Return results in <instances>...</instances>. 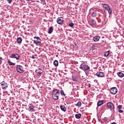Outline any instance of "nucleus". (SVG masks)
<instances>
[{
    "label": "nucleus",
    "instance_id": "nucleus-9",
    "mask_svg": "<svg viewBox=\"0 0 124 124\" xmlns=\"http://www.w3.org/2000/svg\"><path fill=\"white\" fill-rule=\"evenodd\" d=\"M107 107L110 108V109H114V104L111 102H108L107 103Z\"/></svg>",
    "mask_w": 124,
    "mask_h": 124
},
{
    "label": "nucleus",
    "instance_id": "nucleus-22",
    "mask_svg": "<svg viewBox=\"0 0 124 124\" xmlns=\"http://www.w3.org/2000/svg\"><path fill=\"white\" fill-rule=\"evenodd\" d=\"M81 115L80 113H78L75 115V117L76 119H80L81 118Z\"/></svg>",
    "mask_w": 124,
    "mask_h": 124
},
{
    "label": "nucleus",
    "instance_id": "nucleus-8",
    "mask_svg": "<svg viewBox=\"0 0 124 124\" xmlns=\"http://www.w3.org/2000/svg\"><path fill=\"white\" fill-rule=\"evenodd\" d=\"M57 23L59 25H62L63 24V18L62 17H58L57 20Z\"/></svg>",
    "mask_w": 124,
    "mask_h": 124
},
{
    "label": "nucleus",
    "instance_id": "nucleus-30",
    "mask_svg": "<svg viewBox=\"0 0 124 124\" xmlns=\"http://www.w3.org/2000/svg\"><path fill=\"white\" fill-rule=\"evenodd\" d=\"M107 11L108 12V13L109 14H112V11L111 10V9H108V10H107Z\"/></svg>",
    "mask_w": 124,
    "mask_h": 124
},
{
    "label": "nucleus",
    "instance_id": "nucleus-11",
    "mask_svg": "<svg viewBox=\"0 0 124 124\" xmlns=\"http://www.w3.org/2000/svg\"><path fill=\"white\" fill-rule=\"evenodd\" d=\"M99 39H100V37L99 36H95L93 37V40L95 42H97V41H99Z\"/></svg>",
    "mask_w": 124,
    "mask_h": 124
},
{
    "label": "nucleus",
    "instance_id": "nucleus-3",
    "mask_svg": "<svg viewBox=\"0 0 124 124\" xmlns=\"http://www.w3.org/2000/svg\"><path fill=\"white\" fill-rule=\"evenodd\" d=\"M16 70L19 73H23L24 72V68L21 65H17L16 66Z\"/></svg>",
    "mask_w": 124,
    "mask_h": 124
},
{
    "label": "nucleus",
    "instance_id": "nucleus-10",
    "mask_svg": "<svg viewBox=\"0 0 124 124\" xmlns=\"http://www.w3.org/2000/svg\"><path fill=\"white\" fill-rule=\"evenodd\" d=\"M96 75L97 76V77H104V73H103V72H98L96 74Z\"/></svg>",
    "mask_w": 124,
    "mask_h": 124
},
{
    "label": "nucleus",
    "instance_id": "nucleus-33",
    "mask_svg": "<svg viewBox=\"0 0 124 124\" xmlns=\"http://www.w3.org/2000/svg\"><path fill=\"white\" fill-rule=\"evenodd\" d=\"M8 3H11L12 2V0H7Z\"/></svg>",
    "mask_w": 124,
    "mask_h": 124
},
{
    "label": "nucleus",
    "instance_id": "nucleus-5",
    "mask_svg": "<svg viewBox=\"0 0 124 124\" xmlns=\"http://www.w3.org/2000/svg\"><path fill=\"white\" fill-rule=\"evenodd\" d=\"M110 93L111 94H116L118 93V89L116 87H112L110 89Z\"/></svg>",
    "mask_w": 124,
    "mask_h": 124
},
{
    "label": "nucleus",
    "instance_id": "nucleus-2",
    "mask_svg": "<svg viewBox=\"0 0 124 124\" xmlns=\"http://www.w3.org/2000/svg\"><path fill=\"white\" fill-rule=\"evenodd\" d=\"M79 68L83 71H87V70H90V66L85 63H82L80 64Z\"/></svg>",
    "mask_w": 124,
    "mask_h": 124
},
{
    "label": "nucleus",
    "instance_id": "nucleus-15",
    "mask_svg": "<svg viewBox=\"0 0 124 124\" xmlns=\"http://www.w3.org/2000/svg\"><path fill=\"white\" fill-rule=\"evenodd\" d=\"M53 30L54 29L53 28V27H50L48 29V33H49V34H51V33H52V32H53Z\"/></svg>",
    "mask_w": 124,
    "mask_h": 124
},
{
    "label": "nucleus",
    "instance_id": "nucleus-29",
    "mask_svg": "<svg viewBox=\"0 0 124 124\" xmlns=\"http://www.w3.org/2000/svg\"><path fill=\"white\" fill-rule=\"evenodd\" d=\"M69 27H70L71 28H73V27H74V23H70L69 24Z\"/></svg>",
    "mask_w": 124,
    "mask_h": 124
},
{
    "label": "nucleus",
    "instance_id": "nucleus-38",
    "mask_svg": "<svg viewBox=\"0 0 124 124\" xmlns=\"http://www.w3.org/2000/svg\"><path fill=\"white\" fill-rule=\"evenodd\" d=\"M26 0V1H31V0Z\"/></svg>",
    "mask_w": 124,
    "mask_h": 124
},
{
    "label": "nucleus",
    "instance_id": "nucleus-23",
    "mask_svg": "<svg viewBox=\"0 0 124 124\" xmlns=\"http://www.w3.org/2000/svg\"><path fill=\"white\" fill-rule=\"evenodd\" d=\"M53 64L55 65V66H58L59 65V62H58V61L55 60L54 62H53Z\"/></svg>",
    "mask_w": 124,
    "mask_h": 124
},
{
    "label": "nucleus",
    "instance_id": "nucleus-14",
    "mask_svg": "<svg viewBox=\"0 0 124 124\" xmlns=\"http://www.w3.org/2000/svg\"><path fill=\"white\" fill-rule=\"evenodd\" d=\"M103 7L105 8V9H106V10L109 9L110 8L109 6L106 4H103Z\"/></svg>",
    "mask_w": 124,
    "mask_h": 124
},
{
    "label": "nucleus",
    "instance_id": "nucleus-25",
    "mask_svg": "<svg viewBox=\"0 0 124 124\" xmlns=\"http://www.w3.org/2000/svg\"><path fill=\"white\" fill-rule=\"evenodd\" d=\"M110 51H107V52H106L105 53V57H108V56H109V54H110Z\"/></svg>",
    "mask_w": 124,
    "mask_h": 124
},
{
    "label": "nucleus",
    "instance_id": "nucleus-26",
    "mask_svg": "<svg viewBox=\"0 0 124 124\" xmlns=\"http://www.w3.org/2000/svg\"><path fill=\"white\" fill-rule=\"evenodd\" d=\"M36 72L37 73V76H40L42 74V72L40 71L38 72V70H36Z\"/></svg>",
    "mask_w": 124,
    "mask_h": 124
},
{
    "label": "nucleus",
    "instance_id": "nucleus-19",
    "mask_svg": "<svg viewBox=\"0 0 124 124\" xmlns=\"http://www.w3.org/2000/svg\"><path fill=\"white\" fill-rule=\"evenodd\" d=\"M72 80H73V81H75L76 82L78 81V78H77V77L75 76H72Z\"/></svg>",
    "mask_w": 124,
    "mask_h": 124
},
{
    "label": "nucleus",
    "instance_id": "nucleus-6",
    "mask_svg": "<svg viewBox=\"0 0 124 124\" xmlns=\"http://www.w3.org/2000/svg\"><path fill=\"white\" fill-rule=\"evenodd\" d=\"M34 38L36 39V40H33V42L35 44H40V43H41V39L39 37L35 36Z\"/></svg>",
    "mask_w": 124,
    "mask_h": 124
},
{
    "label": "nucleus",
    "instance_id": "nucleus-39",
    "mask_svg": "<svg viewBox=\"0 0 124 124\" xmlns=\"http://www.w3.org/2000/svg\"><path fill=\"white\" fill-rule=\"evenodd\" d=\"M2 62L1 60H0V64H1Z\"/></svg>",
    "mask_w": 124,
    "mask_h": 124
},
{
    "label": "nucleus",
    "instance_id": "nucleus-17",
    "mask_svg": "<svg viewBox=\"0 0 124 124\" xmlns=\"http://www.w3.org/2000/svg\"><path fill=\"white\" fill-rule=\"evenodd\" d=\"M75 106L77 107H81L82 106V103L81 101H78L77 104H75Z\"/></svg>",
    "mask_w": 124,
    "mask_h": 124
},
{
    "label": "nucleus",
    "instance_id": "nucleus-21",
    "mask_svg": "<svg viewBox=\"0 0 124 124\" xmlns=\"http://www.w3.org/2000/svg\"><path fill=\"white\" fill-rule=\"evenodd\" d=\"M102 104H103V101H102V100L99 101L97 103V106H98V107L101 106V105H102Z\"/></svg>",
    "mask_w": 124,
    "mask_h": 124
},
{
    "label": "nucleus",
    "instance_id": "nucleus-31",
    "mask_svg": "<svg viewBox=\"0 0 124 124\" xmlns=\"http://www.w3.org/2000/svg\"><path fill=\"white\" fill-rule=\"evenodd\" d=\"M122 107H123V106H122L121 105H118L117 106V108H118V110H121V109H122Z\"/></svg>",
    "mask_w": 124,
    "mask_h": 124
},
{
    "label": "nucleus",
    "instance_id": "nucleus-35",
    "mask_svg": "<svg viewBox=\"0 0 124 124\" xmlns=\"http://www.w3.org/2000/svg\"><path fill=\"white\" fill-rule=\"evenodd\" d=\"M111 124H117V123L115 122H113L112 123H111Z\"/></svg>",
    "mask_w": 124,
    "mask_h": 124
},
{
    "label": "nucleus",
    "instance_id": "nucleus-24",
    "mask_svg": "<svg viewBox=\"0 0 124 124\" xmlns=\"http://www.w3.org/2000/svg\"><path fill=\"white\" fill-rule=\"evenodd\" d=\"M8 63L9 64V65H15V63L11 62V61H10V60H9L8 61Z\"/></svg>",
    "mask_w": 124,
    "mask_h": 124
},
{
    "label": "nucleus",
    "instance_id": "nucleus-7",
    "mask_svg": "<svg viewBox=\"0 0 124 124\" xmlns=\"http://www.w3.org/2000/svg\"><path fill=\"white\" fill-rule=\"evenodd\" d=\"M1 86L3 90H6V88L8 87L7 83L4 81H2L1 83Z\"/></svg>",
    "mask_w": 124,
    "mask_h": 124
},
{
    "label": "nucleus",
    "instance_id": "nucleus-32",
    "mask_svg": "<svg viewBox=\"0 0 124 124\" xmlns=\"http://www.w3.org/2000/svg\"><path fill=\"white\" fill-rule=\"evenodd\" d=\"M119 113H124V110L121 109H118Z\"/></svg>",
    "mask_w": 124,
    "mask_h": 124
},
{
    "label": "nucleus",
    "instance_id": "nucleus-42",
    "mask_svg": "<svg viewBox=\"0 0 124 124\" xmlns=\"http://www.w3.org/2000/svg\"><path fill=\"white\" fill-rule=\"evenodd\" d=\"M93 48H94V46H93Z\"/></svg>",
    "mask_w": 124,
    "mask_h": 124
},
{
    "label": "nucleus",
    "instance_id": "nucleus-41",
    "mask_svg": "<svg viewBox=\"0 0 124 124\" xmlns=\"http://www.w3.org/2000/svg\"><path fill=\"white\" fill-rule=\"evenodd\" d=\"M92 10H93V9H90V11H92Z\"/></svg>",
    "mask_w": 124,
    "mask_h": 124
},
{
    "label": "nucleus",
    "instance_id": "nucleus-28",
    "mask_svg": "<svg viewBox=\"0 0 124 124\" xmlns=\"http://www.w3.org/2000/svg\"><path fill=\"white\" fill-rule=\"evenodd\" d=\"M61 94L62 96H65V94H64V92H63V90H61Z\"/></svg>",
    "mask_w": 124,
    "mask_h": 124
},
{
    "label": "nucleus",
    "instance_id": "nucleus-16",
    "mask_svg": "<svg viewBox=\"0 0 124 124\" xmlns=\"http://www.w3.org/2000/svg\"><path fill=\"white\" fill-rule=\"evenodd\" d=\"M29 111L30 112H33L34 111V107H30L28 108Z\"/></svg>",
    "mask_w": 124,
    "mask_h": 124
},
{
    "label": "nucleus",
    "instance_id": "nucleus-40",
    "mask_svg": "<svg viewBox=\"0 0 124 124\" xmlns=\"http://www.w3.org/2000/svg\"><path fill=\"white\" fill-rule=\"evenodd\" d=\"M89 88H91V84H89Z\"/></svg>",
    "mask_w": 124,
    "mask_h": 124
},
{
    "label": "nucleus",
    "instance_id": "nucleus-36",
    "mask_svg": "<svg viewBox=\"0 0 124 124\" xmlns=\"http://www.w3.org/2000/svg\"><path fill=\"white\" fill-rule=\"evenodd\" d=\"M31 58H32V59H35V57H34V56H32L31 57Z\"/></svg>",
    "mask_w": 124,
    "mask_h": 124
},
{
    "label": "nucleus",
    "instance_id": "nucleus-4",
    "mask_svg": "<svg viewBox=\"0 0 124 124\" xmlns=\"http://www.w3.org/2000/svg\"><path fill=\"white\" fill-rule=\"evenodd\" d=\"M12 59H15L16 61H19L20 59V55L18 54H12L10 56Z\"/></svg>",
    "mask_w": 124,
    "mask_h": 124
},
{
    "label": "nucleus",
    "instance_id": "nucleus-27",
    "mask_svg": "<svg viewBox=\"0 0 124 124\" xmlns=\"http://www.w3.org/2000/svg\"><path fill=\"white\" fill-rule=\"evenodd\" d=\"M92 16L93 17H96V16H97V13L95 12H93L92 14Z\"/></svg>",
    "mask_w": 124,
    "mask_h": 124
},
{
    "label": "nucleus",
    "instance_id": "nucleus-20",
    "mask_svg": "<svg viewBox=\"0 0 124 124\" xmlns=\"http://www.w3.org/2000/svg\"><path fill=\"white\" fill-rule=\"evenodd\" d=\"M22 38L21 37H18L16 40L17 43H22Z\"/></svg>",
    "mask_w": 124,
    "mask_h": 124
},
{
    "label": "nucleus",
    "instance_id": "nucleus-1",
    "mask_svg": "<svg viewBox=\"0 0 124 124\" xmlns=\"http://www.w3.org/2000/svg\"><path fill=\"white\" fill-rule=\"evenodd\" d=\"M52 98L55 100H58L59 99V96H60V92L57 89H55L52 92Z\"/></svg>",
    "mask_w": 124,
    "mask_h": 124
},
{
    "label": "nucleus",
    "instance_id": "nucleus-18",
    "mask_svg": "<svg viewBox=\"0 0 124 124\" xmlns=\"http://www.w3.org/2000/svg\"><path fill=\"white\" fill-rule=\"evenodd\" d=\"M118 76L119 77H120V78H123L124 76V74L122 72H119L118 73Z\"/></svg>",
    "mask_w": 124,
    "mask_h": 124
},
{
    "label": "nucleus",
    "instance_id": "nucleus-37",
    "mask_svg": "<svg viewBox=\"0 0 124 124\" xmlns=\"http://www.w3.org/2000/svg\"><path fill=\"white\" fill-rule=\"evenodd\" d=\"M2 60V58L1 57H0V61H1Z\"/></svg>",
    "mask_w": 124,
    "mask_h": 124
},
{
    "label": "nucleus",
    "instance_id": "nucleus-12",
    "mask_svg": "<svg viewBox=\"0 0 124 124\" xmlns=\"http://www.w3.org/2000/svg\"><path fill=\"white\" fill-rule=\"evenodd\" d=\"M90 24H91V25H93V26H95V25H96V22H95V20H94V19H90Z\"/></svg>",
    "mask_w": 124,
    "mask_h": 124
},
{
    "label": "nucleus",
    "instance_id": "nucleus-43",
    "mask_svg": "<svg viewBox=\"0 0 124 124\" xmlns=\"http://www.w3.org/2000/svg\"><path fill=\"white\" fill-rule=\"evenodd\" d=\"M56 57H58V55H56Z\"/></svg>",
    "mask_w": 124,
    "mask_h": 124
},
{
    "label": "nucleus",
    "instance_id": "nucleus-34",
    "mask_svg": "<svg viewBox=\"0 0 124 124\" xmlns=\"http://www.w3.org/2000/svg\"><path fill=\"white\" fill-rule=\"evenodd\" d=\"M41 2H45V0H41Z\"/></svg>",
    "mask_w": 124,
    "mask_h": 124
},
{
    "label": "nucleus",
    "instance_id": "nucleus-13",
    "mask_svg": "<svg viewBox=\"0 0 124 124\" xmlns=\"http://www.w3.org/2000/svg\"><path fill=\"white\" fill-rule=\"evenodd\" d=\"M60 108L63 112H66V108L65 107V106L60 105Z\"/></svg>",
    "mask_w": 124,
    "mask_h": 124
}]
</instances>
